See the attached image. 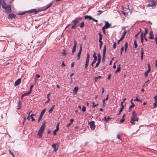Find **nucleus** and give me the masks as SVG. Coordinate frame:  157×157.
<instances>
[{"label": "nucleus", "instance_id": "dca6fc26", "mask_svg": "<svg viewBox=\"0 0 157 157\" xmlns=\"http://www.w3.org/2000/svg\"><path fill=\"white\" fill-rule=\"evenodd\" d=\"M150 36L149 37V39L150 40L153 39H154V35L153 34V32L152 31H151L149 33Z\"/></svg>", "mask_w": 157, "mask_h": 157}, {"label": "nucleus", "instance_id": "13d9d810", "mask_svg": "<svg viewBox=\"0 0 157 157\" xmlns=\"http://www.w3.org/2000/svg\"><path fill=\"white\" fill-rule=\"evenodd\" d=\"M65 64L64 63V61H63L62 63V64H61V66L62 67H65Z\"/></svg>", "mask_w": 157, "mask_h": 157}, {"label": "nucleus", "instance_id": "393cba45", "mask_svg": "<svg viewBox=\"0 0 157 157\" xmlns=\"http://www.w3.org/2000/svg\"><path fill=\"white\" fill-rule=\"evenodd\" d=\"M141 42L142 44H143L144 43V38L143 36V33H142L140 36Z\"/></svg>", "mask_w": 157, "mask_h": 157}, {"label": "nucleus", "instance_id": "9b49d317", "mask_svg": "<svg viewBox=\"0 0 157 157\" xmlns=\"http://www.w3.org/2000/svg\"><path fill=\"white\" fill-rule=\"evenodd\" d=\"M82 51V46L80 45L79 51L77 54V60H79V59H80V56L81 54Z\"/></svg>", "mask_w": 157, "mask_h": 157}, {"label": "nucleus", "instance_id": "f257e3e1", "mask_svg": "<svg viewBox=\"0 0 157 157\" xmlns=\"http://www.w3.org/2000/svg\"><path fill=\"white\" fill-rule=\"evenodd\" d=\"M45 124L46 122L44 121L38 131L37 135H38L40 138L43 135V132L44 130Z\"/></svg>", "mask_w": 157, "mask_h": 157}, {"label": "nucleus", "instance_id": "ea45409f", "mask_svg": "<svg viewBox=\"0 0 157 157\" xmlns=\"http://www.w3.org/2000/svg\"><path fill=\"white\" fill-rule=\"evenodd\" d=\"M34 85H31L30 87V89H29V92H30V93H31L32 92V89L34 86Z\"/></svg>", "mask_w": 157, "mask_h": 157}, {"label": "nucleus", "instance_id": "ddd939ff", "mask_svg": "<svg viewBox=\"0 0 157 157\" xmlns=\"http://www.w3.org/2000/svg\"><path fill=\"white\" fill-rule=\"evenodd\" d=\"M21 79L19 78L17 79L15 82L14 85L15 86H17L21 82Z\"/></svg>", "mask_w": 157, "mask_h": 157}, {"label": "nucleus", "instance_id": "aec40b11", "mask_svg": "<svg viewBox=\"0 0 157 157\" xmlns=\"http://www.w3.org/2000/svg\"><path fill=\"white\" fill-rule=\"evenodd\" d=\"M126 30L125 29H124V31L123 33V34L122 35V36L121 38V40H123V39L124 38L125 36V34H126Z\"/></svg>", "mask_w": 157, "mask_h": 157}, {"label": "nucleus", "instance_id": "6ab92c4d", "mask_svg": "<svg viewBox=\"0 0 157 157\" xmlns=\"http://www.w3.org/2000/svg\"><path fill=\"white\" fill-rule=\"evenodd\" d=\"M132 100H131V104H132V105H130V106H129V112H130L131 111V109L134 107L135 106V104H134V103L132 102Z\"/></svg>", "mask_w": 157, "mask_h": 157}, {"label": "nucleus", "instance_id": "de8ad7c7", "mask_svg": "<svg viewBox=\"0 0 157 157\" xmlns=\"http://www.w3.org/2000/svg\"><path fill=\"white\" fill-rule=\"evenodd\" d=\"M89 58H90V56L89 55V53H87V57H86V60H87L89 61Z\"/></svg>", "mask_w": 157, "mask_h": 157}, {"label": "nucleus", "instance_id": "bb28decb", "mask_svg": "<svg viewBox=\"0 0 157 157\" xmlns=\"http://www.w3.org/2000/svg\"><path fill=\"white\" fill-rule=\"evenodd\" d=\"M106 52V46L105 45L104 46V48L103 49V54L102 55H105Z\"/></svg>", "mask_w": 157, "mask_h": 157}, {"label": "nucleus", "instance_id": "864d4df0", "mask_svg": "<svg viewBox=\"0 0 157 157\" xmlns=\"http://www.w3.org/2000/svg\"><path fill=\"white\" fill-rule=\"evenodd\" d=\"M101 78V76H98V77H96L95 78V80L96 81L97 80V79L98 78Z\"/></svg>", "mask_w": 157, "mask_h": 157}, {"label": "nucleus", "instance_id": "6e6552de", "mask_svg": "<svg viewBox=\"0 0 157 157\" xmlns=\"http://www.w3.org/2000/svg\"><path fill=\"white\" fill-rule=\"evenodd\" d=\"M147 66L148 67V70L145 73H144V76L145 77H147V75L148 73L150 71H151V67L150 65V64L149 63H148L147 64Z\"/></svg>", "mask_w": 157, "mask_h": 157}, {"label": "nucleus", "instance_id": "603ef678", "mask_svg": "<svg viewBox=\"0 0 157 157\" xmlns=\"http://www.w3.org/2000/svg\"><path fill=\"white\" fill-rule=\"evenodd\" d=\"M154 108H156L157 106V101H155V102L154 104Z\"/></svg>", "mask_w": 157, "mask_h": 157}, {"label": "nucleus", "instance_id": "a211bd4d", "mask_svg": "<svg viewBox=\"0 0 157 157\" xmlns=\"http://www.w3.org/2000/svg\"><path fill=\"white\" fill-rule=\"evenodd\" d=\"M144 54V50L143 48H141V60L143 59V55Z\"/></svg>", "mask_w": 157, "mask_h": 157}, {"label": "nucleus", "instance_id": "72a5a7b5", "mask_svg": "<svg viewBox=\"0 0 157 157\" xmlns=\"http://www.w3.org/2000/svg\"><path fill=\"white\" fill-rule=\"evenodd\" d=\"M124 105H122V106H121V108L119 112V113H118V115H119L121 113V112L122 111V110L124 108Z\"/></svg>", "mask_w": 157, "mask_h": 157}, {"label": "nucleus", "instance_id": "1a4fd4ad", "mask_svg": "<svg viewBox=\"0 0 157 157\" xmlns=\"http://www.w3.org/2000/svg\"><path fill=\"white\" fill-rule=\"evenodd\" d=\"M40 12V11H36L35 9H32L27 11V13H34V14H36L38 12Z\"/></svg>", "mask_w": 157, "mask_h": 157}, {"label": "nucleus", "instance_id": "79ce46f5", "mask_svg": "<svg viewBox=\"0 0 157 157\" xmlns=\"http://www.w3.org/2000/svg\"><path fill=\"white\" fill-rule=\"evenodd\" d=\"M74 25H72L71 26V28L72 29H75L76 28V26H78V25L75 24H75H73Z\"/></svg>", "mask_w": 157, "mask_h": 157}, {"label": "nucleus", "instance_id": "412c9836", "mask_svg": "<svg viewBox=\"0 0 157 157\" xmlns=\"http://www.w3.org/2000/svg\"><path fill=\"white\" fill-rule=\"evenodd\" d=\"M121 67H120V64H119L118 66H117V69L115 71V73H116L118 72L121 70Z\"/></svg>", "mask_w": 157, "mask_h": 157}, {"label": "nucleus", "instance_id": "a19ab883", "mask_svg": "<svg viewBox=\"0 0 157 157\" xmlns=\"http://www.w3.org/2000/svg\"><path fill=\"white\" fill-rule=\"evenodd\" d=\"M105 55H102V62L103 63H104L105 62Z\"/></svg>", "mask_w": 157, "mask_h": 157}, {"label": "nucleus", "instance_id": "5701e85b", "mask_svg": "<svg viewBox=\"0 0 157 157\" xmlns=\"http://www.w3.org/2000/svg\"><path fill=\"white\" fill-rule=\"evenodd\" d=\"M89 60H86L85 67V69H87L89 63Z\"/></svg>", "mask_w": 157, "mask_h": 157}, {"label": "nucleus", "instance_id": "2eb2a0df", "mask_svg": "<svg viewBox=\"0 0 157 157\" xmlns=\"http://www.w3.org/2000/svg\"><path fill=\"white\" fill-rule=\"evenodd\" d=\"M16 16V15L15 14L13 13H11L9 14L8 17V18L9 19H12L13 18H15Z\"/></svg>", "mask_w": 157, "mask_h": 157}, {"label": "nucleus", "instance_id": "f03ea898", "mask_svg": "<svg viewBox=\"0 0 157 157\" xmlns=\"http://www.w3.org/2000/svg\"><path fill=\"white\" fill-rule=\"evenodd\" d=\"M2 8L5 10V11L7 14L11 12V7L10 5H7L6 3L5 4H2Z\"/></svg>", "mask_w": 157, "mask_h": 157}, {"label": "nucleus", "instance_id": "5fc2aeb1", "mask_svg": "<svg viewBox=\"0 0 157 157\" xmlns=\"http://www.w3.org/2000/svg\"><path fill=\"white\" fill-rule=\"evenodd\" d=\"M128 46V43L127 42H126L125 43V48H127Z\"/></svg>", "mask_w": 157, "mask_h": 157}, {"label": "nucleus", "instance_id": "20e7f679", "mask_svg": "<svg viewBox=\"0 0 157 157\" xmlns=\"http://www.w3.org/2000/svg\"><path fill=\"white\" fill-rule=\"evenodd\" d=\"M81 20V17H76L74 20H73L72 21L71 23H73V24H75H75L77 25V24Z\"/></svg>", "mask_w": 157, "mask_h": 157}, {"label": "nucleus", "instance_id": "052dcab7", "mask_svg": "<svg viewBox=\"0 0 157 157\" xmlns=\"http://www.w3.org/2000/svg\"><path fill=\"white\" fill-rule=\"evenodd\" d=\"M140 33V32H139L138 33H137V34H136L135 35V37L136 38V39L137 38H138V36L139 35V33Z\"/></svg>", "mask_w": 157, "mask_h": 157}, {"label": "nucleus", "instance_id": "338daca9", "mask_svg": "<svg viewBox=\"0 0 157 157\" xmlns=\"http://www.w3.org/2000/svg\"><path fill=\"white\" fill-rule=\"evenodd\" d=\"M75 64V62H72L71 63V67H74Z\"/></svg>", "mask_w": 157, "mask_h": 157}, {"label": "nucleus", "instance_id": "7c9ffc66", "mask_svg": "<svg viewBox=\"0 0 157 157\" xmlns=\"http://www.w3.org/2000/svg\"><path fill=\"white\" fill-rule=\"evenodd\" d=\"M84 18L86 19H89V20H91L92 18V17L90 16L85 15L84 16Z\"/></svg>", "mask_w": 157, "mask_h": 157}, {"label": "nucleus", "instance_id": "0e129e2a", "mask_svg": "<svg viewBox=\"0 0 157 157\" xmlns=\"http://www.w3.org/2000/svg\"><path fill=\"white\" fill-rule=\"evenodd\" d=\"M110 1H109V2H108L106 3V4L105 6V7H106L109 4V3H110Z\"/></svg>", "mask_w": 157, "mask_h": 157}, {"label": "nucleus", "instance_id": "f704fd0d", "mask_svg": "<svg viewBox=\"0 0 157 157\" xmlns=\"http://www.w3.org/2000/svg\"><path fill=\"white\" fill-rule=\"evenodd\" d=\"M134 45H135V47H134L135 48H137V47L138 46V45L137 44L136 40H134Z\"/></svg>", "mask_w": 157, "mask_h": 157}, {"label": "nucleus", "instance_id": "7ed1b4c3", "mask_svg": "<svg viewBox=\"0 0 157 157\" xmlns=\"http://www.w3.org/2000/svg\"><path fill=\"white\" fill-rule=\"evenodd\" d=\"M138 119H139L137 116H132L131 117L130 122L133 124H135V123L134 122L135 121H138Z\"/></svg>", "mask_w": 157, "mask_h": 157}, {"label": "nucleus", "instance_id": "6e6d98bb", "mask_svg": "<svg viewBox=\"0 0 157 157\" xmlns=\"http://www.w3.org/2000/svg\"><path fill=\"white\" fill-rule=\"evenodd\" d=\"M31 112V111L30 112H29V114H28V117L27 118V120H30L29 115H30V113Z\"/></svg>", "mask_w": 157, "mask_h": 157}, {"label": "nucleus", "instance_id": "774afa93", "mask_svg": "<svg viewBox=\"0 0 157 157\" xmlns=\"http://www.w3.org/2000/svg\"><path fill=\"white\" fill-rule=\"evenodd\" d=\"M155 40L156 42V44L157 45V36L155 38Z\"/></svg>", "mask_w": 157, "mask_h": 157}, {"label": "nucleus", "instance_id": "58836bf2", "mask_svg": "<svg viewBox=\"0 0 157 157\" xmlns=\"http://www.w3.org/2000/svg\"><path fill=\"white\" fill-rule=\"evenodd\" d=\"M84 26V21H82L80 25V26L81 28H82Z\"/></svg>", "mask_w": 157, "mask_h": 157}, {"label": "nucleus", "instance_id": "3c124183", "mask_svg": "<svg viewBox=\"0 0 157 157\" xmlns=\"http://www.w3.org/2000/svg\"><path fill=\"white\" fill-rule=\"evenodd\" d=\"M97 58H96L95 57L94 58L92 62L93 63H95L97 61Z\"/></svg>", "mask_w": 157, "mask_h": 157}, {"label": "nucleus", "instance_id": "4c0bfd02", "mask_svg": "<svg viewBox=\"0 0 157 157\" xmlns=\"http://www.w3.org/2000/svg\"><path fill=\"white\" fill-rule=\"evenodd\" d=\"M21 101L20 100H18L17 102V104L18 105L17 106H18V107L17 108V109H19L20 108V106L21 105Z\"/></svg>", "mask_w": 157, "mask_h": 157}, {"label": "nucleus", "instance_id": "bf43d9fd", "mask_svg": "<svg viewBox=\"0 0 157 157\" xmlns=\"http://www.w3.org/2000/svg\"><path fill=\"white\" fill-rule=\"evenodd\" d=\"M111 76V75L110 74H108V78H107L108 80H109L110 79Z\"/></svg>", "mask_w": 157, "mask_h": 157}, {"label": "nucleus", "instance_id": "9d476101", "mask_svg": "<svg viewBox=\"0 0 157 157\" xmlns=\"http://www.w3.org/2000/svg\"><path fill=\"white\" fill-rule=\"evenodd\" d=\"M57 144L53 143L52 144V147L53 148V151L56 152L58 149V147H57Z\"/></svg>", "mask_w": 157, "mask_h": 157}, {"label": "nucleus", "instance_id": "4d7b16f0", "mask_svg": "<svg viewBox=\"0 0 157 157\" xmlns=\"http://www.w3.org/2000/svg\"><path fill=\"white\" fill-rule=\"evenodd\" d=\"M137 113H135V111H133L132 112V116H136Z\"/></svg>", "mask_w": 157, "mask_h": 157}, {"label": "nucleus", "instance_id": "680f3d73", "mask_svg": "<svg viewBox=\"0 0 157 157\" xmlns=\"http://www.w3.org/2000/svg\"><path fill=\"white\" fill-rule=\"evenodd\" d=\"M125 121V119H122L120 120V123H123Z\"/></svg>", "mask_w": 157, "mask_h": 157}, {"label": "nucleus", "instance_id": "c85d7f7f", "mask_svg": "<svg viewBox=\"0 0 157 157\" xmlns=\"http://www.w3.org/2000/svg\"><path fill=\"white\" fill-rule=\"evenodd\" d=\"M59 128H56V129H55L54 131H53V135L55 136L56 135V132H58V130H59Z\"/></svg>", "mask_w": 157, "mask_h": 157}, {"label": "nucleus", "instance_id": "39448f33", "mask_svg": "<svg viewBox=\"0 0 157 157\" xmlns=\"http://www.w3.org/2000/svg\"><path fill=\"white\" fill-rule=\"evenodd\" d=\"M88 124H89L90 126V128L92 130H94V129L95 126L94 124V122L93 121H92L90 122H88Z\"/></svg>", "mask_w": 157, "mask_h": 157}, {"label": "nucleus", "instance_id": "a18cd8bd", "mask_svg": "<svg viewBox=\"0 0 157 157\" xmlns=\"http://www.w3.org/2000/svg\"><path fill=\"white\" fill-rule=\"evenodd\" d=\"M103 12L101 10H98V11L97 15L98 16L100 15V14Z\"/></svg>", "mask_w": 157, "mask_h": 157}, {"label": "nucleus", "instance_id": "49530a36", "mask_svg": "<svg viewBox=\"0 0 157 157\" xmlns=\"http://www.w3.org/2000/svg\"><path fill=\"white\" fill-rule=\"evenodd\" d=\"M82 110L83 112H84L86 111V108L84 106H82Z\"/></svg>", "mask_w": 157, "mask_h": 157}, {"label": "nucleus", "instance_id": "0eeeda50", "mask_svg": "<svg viewBox=\"0 0 157 157\" xmlns=\"http://www.w3.org/2000/svg\"><path fill=\"white\" fill-rule=\"evenodd\" d=\"M46 111V109H43L41 112L40 116L38 118V122H39L41 120L44 113H45Z\"/></svg>", "mask_w": 157, "mask_h": 157}, {"label": "nucleus", "instance_id": "37998d69", "mask_svg": "<svg viewBox=\"0 0 157 157\" xmlns=\"http://www.w3.org/2000/svg\"><path fill=\"white\" fill-rule=\"evenodd\" d=\"M52 4H50L48 5V6L45 8L44 9V10H45L49 8L52 6Z\"/></svg>", "mask_w": 157, "mask_h": 157}, {"label": "nucleus", "instance_id": "f8f14e48", "mask_svg": "<svg viewBox=\"0 0 157 157\" xmlns=\"http://www.w3.org/2000/svg\"><path fill=\"white\" fill-rule=\"evenodd\" d=\"M77 43L76 41L74 42V44L73 46L72 50V53H74L76 50V48Z\"/></svg>", "mask_w": 157, "mask_h": 157}, {"label": "nucleus", "instance_id": "c03bdc74", "mask_svg": "<svg viewBox=\"0 0 157 157\" xmlns=\"http://www.w3.org/2000/svg\"><path fill=\"white\" fill-rule=\"evenodd\" d=\"M105 29H106V28L104 26L102 28L103 33L104 34H105Z\"/></svg>", "mask_w": 157, "mask_h": 157}, {"label": "nucleus", "instance_id": "cd10ccee", "mask_svg": "<svg viewBox=\"0 0 157 157\" xmlns=\"http://www.w3.org/2000/svg\"><path fill=\"white\" fill-rule=\"evenodd\" d=\"M147 32H148L147 29L146 28H145V33H144V34H143V36H144V37H145L146 36V34L147 33Z\"/></svg>", "mask_w": 157, "mask_h": 157}, {"label": "nucleus", "instance_id": "2f4dec72", "mask_svg": "<svg viewBox=\"0 0 157 157\" xmlns=\"http://www.w3.org/2000/svg\"><path fill=\"white\" fill-rule=\"evenodd\" d=\"M78 87H75L74 88L73 90V92H75V93H76L78 91Z\"/></svg>", "mask_w": 157, "mask_h": 157}, {"label": "nucleus", "instance_id": "e433bc0d", "mask_svg": "<svg viewBox=\"0 0 157 157\" xmlns=\"http://www.w3.org/2000/svg\"><path fill=\"white\" fill-rule=\"evenodd\" d=\"M92 104H93V105L92 106V108H94L95 107L97 106L98 105V104H97L95 105L94 104V101H93L92 102Z\"/></svg>", "mask_w": 157, "mask_h": 157}, {"label": "nucleus", "instance_id": "c9c22d12", "mask_svg": "<svg viewBox=\"0 0 157 157\" xmlns=\"http://www.w3.org/2000/svg\"><path fill=\"white\" fill-rule=\"evenodd\" d=\"M6 2L4 0H0V4H6Z\"/></svg>", "mask_w": 157, "mask_h": 157}, {"label": "nucleus", "instance_id": "e2e57ef3", "mask_svg": "<svg viewBox=\"0 0 157 157\" xmlns=\"http://www.w3.org/2000/svg\"><path fill=\"white\" fill-rule=\"evenodd\" d=\"M116 46V42H114L113 44V48H115Z\"/></svg>", "mask_w": 157, "mask_h": 157}, {"label": "nucleus", "instance_id": "f3484780", "mask_svg": "<svg viewBox=\"0 0 157 157\" xmlns=\"http://www.w3.org/2000/svg\"><path fill=\"white\" fill-rule=\"evenodd\" d=\"M111 25V24L109 23L108 21H106L104 26L106 29L109 28Z\"/></svg>", "mask_w": 157, "mask_h": 157}, {"label": "nucleus", "instance_id": "473e14b6", "mask_svg": "<svg viewBox=\"0 0 157 157\" xmlns=\"http://www.w3.org/2000/svg\"><path fill=\"white\" fill-rule=\"evenodd\" d=\"M110 119V117H108L107 118H106L105 117H104L103 120L104 121H105L106 122H107Z\"/></svg>", "mask_w": 157, "mask_h": 157}, {"label": "nucleus", "instance_id": "c756f323", "mask_svg": "<svg viewBox=\"0 0 157 157\" xmlns=\"http://www.w3.org/2000/svg\"><path fill=\"white\" fill-rule=\"evenodd\" d=\"M61 53L63 54V56H64L67 54V52H66V51L65 49H63V52H61Z\"/></svg>", "mask_w": 157, "mask_h": 157}, {"label": "nucleus", "instance_id": "4be33fe9", "mask_svg": "<svg viewBox=\"0 0 157 157\" xmlns=\"http://www.w3.org/2000/svg\"><path fill=\"white\" fill-rule=\"evenodd\" d=\"M98 35H99V41H99V42H100L102 41H101V40H102V36L101 34L100 33H98Z\"/></svg>", "mask_w": 157, "mask_h": 157}, {"label": "nucleus", "instance_id": "423d86ee", "mask_svg": "<svg viewBox=\"0 0 157 157\" xmlns=\"http://www.w3.org/2000/svg\"><path fill=\"white\" fill-rule=\"evenodd\" d=\"M98 62L96 63V65H95V67H98L99 65L100 62L101 61V56L100 55V54L99 53H98Z\"/></svg>", "mask_w": 157, "mask_h": 157}, {"label": "nucleus", "instance_id": "8fccbe9b", "mask_svg": "<svg viewBox=\"0 0 157 157\" xmlns=\"http://www.w3.org/2000/svg\"><path fill=\"white\" fill-rule=\"evenodd\" d=\"M9 151L10 154L13 157H15V155L10 150H9Z\"/></svg>", "mask_w": 157, "mask_h": 157}, {"label": "nucleus", "instance_id": "69168bd1", "mask_svg": "<svg viewBox=\"0 0 157 157\" xmlns=\"http://www.w3.org/2000/svg\"><path fill=\"white\" fill-rule=\"evenodd\" d=\"M93 21H95V22H98V21L96 20V19H94V18H93L92 17L91 19Z\"/></svg>", "mask_w": 157, "mask_h": 157}, {"label": "nucleus", "instance_id": "b1692460", "mask_svg": "<svg viewBox=\"0 0 157 157\" xmlns=\"http://www.w3.org/2000/svg\"><path fill=\"white\" fill-rule=\"evenodd\" d=\"M26 13H27V11H24V12L21 11V12H19L18 13V15H23L25 14Z\"/></svg>", "mask_w": 157, "mask_h": 157}, {"label": "nucleus", "instance_id": "09e8293b", "mask_svg": "<svg viewBox=\"0 0 157 157\" xmlns=\"http://www.w3.org/2000/svg\"><path fill=\"white\" fill-rule=\"evenodd\" d=\"M31 93H30L29 91L28 92L25 93L23 94H24V96H26L29 95Z\"/></svg>", "mask_w": 157, "mask_h": 157}, {"label": "nucleus", "instance_id": "4468645a", "mask_svg": "<svg viewBox=\"0 0 157 157\" xmlns=\"http://www.w3.org/2000/svg\"><path fill=\"white\" fill-rule=\"evenodd\" d=\"M148 6L155 7L156 6L155 2L153 0L151 1V3L148 5Z\"/></svg>", "mask_w": 157, "mask_h": 157}, {"label": "nucleus", "instance_id": "a878e982", "mask_svg": "<svg viewBox=\"0 0 157 157\" xmlns=\"http://www.w3.org/2000/svg\"><path fill=\"white\" fill-rule=\"evenodd\" d=\"M55 105H53L52 107L48 110V112L49 113H51L52 112L53 110L55 107Z\"/></svg>", "mask_w": 157, "mask_h": 157}]
</instances>
